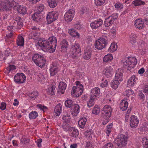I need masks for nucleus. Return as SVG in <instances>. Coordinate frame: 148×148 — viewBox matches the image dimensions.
Segmentation results:
<instances>
[{
  "instance_id": "nucleus-25",
  "label": "nucleus",
  "mask_w": 148,
  "mask_h": 148,
  "mask_svg": "<svg viewBox=\"0 0 148 148\" xmlns=\"http://www.w3.org/2000/svg\"><path fill=\"white\" fill-rule=\"evenodd\" d=\"M137 36L134 33H132L129 35V40L130 42L132 45H134L136 42Z\"/></svg>"
},
{
  "instance_id": "nucleus-43",
  "label": "nucleus",
  "mask_w": 148,
  "mask_h": 148,
  "mask_svg": "<svg viewBox=\"0 0 148 148\" xmlns=\"http://www.w3.org/2000/svg\"><path fill=\"white\" fill-rule=\"evenodd\" d=\"M34 74L36 75V79L38 81L40 82L43 81L45 77L43 74L40 73H36Z\"/></svg>"
},
{
  "instance_id": "nucleus-56",
  "label": "nucleus",
  "mask_w": 148,
  "mask_h": 148,
  "mask_svg": "<svg viewBox=\"0 0 148 148\" xmlns=\"http://www.w3.org/2000/svg\"><path fill=\"white\" fill-rule=\"evenodd\" d=\"M112 123H111L109 125L107 126L106 129V133L108 136H109V135L110 133L111 132V129L112 127Z\"/></svg>"
},
{
  "instance_id": "nucleus-32",
  "label": "nucleus",
  "mask_w": 148,
  "mask_h": 148,
  "mask_svg": "<svg viewBox=\"0 0 148 148\" xmlns=\"http://www.w3.org/2000/svg\"><path fill=\"white\" fill-rule=\"evenodd\" d=\"M137 79L136 78L135 76L133 75L128 80L127 84L132 86H134V84L136 83Z\"/></svg>"
},
{
  "instance_id": "nucleus-27",
  "label": "nucleus",
  "mask_w": 148,
  "mask_h": 148,
  "mask_svg": "<svg viewBox=\"0 0 148 148\" xmlns=\"http://www.w3.org/2000/svg\"><path fill=\"white\" fill-rule=\"evenodd\" d=\"M27 95L29 97L30 99L33 100L36 98L38 95V92L37 91H33L32 92H29L27 94Z\"/></svg>"
},
{
  "instance_id": "nucleus-47",
  "label": "nucleus",
  "mask_w": 148,
  "mask_h": 148,
  "mask_svg": "<svg viewBox=\"0 0 148 148\" xmlns=\"http://www.w3.org/2000/svg\"><path fill=\"white\" fill-rule=\"evenodd\" d=\"M69 123L63 122L62 125V127L64 131L67 132L69 131L70 130L71 127L69 125Z\"/></svg>"
},
{
  "instance_id": "nucleus-23",
  "label": "nucleus",
  "mask_w": 148,
  "mask_h": 148,
  "mask_svg": "<svg viewBox=\"0 0 148 148\" xmlns=\"http://www.w3.org/2000/svg\"><path fill=\"white\" fill-rule=\"evenodd\" d=\"M66 84L65 82H60L58 86V91L62 94H63L66 88Z\"/></svg>"
},
{
  "instance_id": "nucleus-24",
  "label": "nucleus",
  "mask_w": 148,
  "mask_h": 148,
  "mask_svg": "<svg viewBox=\"0 0 148 148\" xmlns=\"http://www.w3.org/2000/svg\"><path fill=\"white\" fill-rule=\"evenodd\" d=\"M119 108L122 111H125L127 108L128 106V103L124 100H122L119 104Z\"/></svg>"
},
{
  "instance_id": "nucleus-57",
  "label": "nucleus",
  "mask_w": 148,
  "mask_h": 148,
  "mask_svg": "<svg viewBox=\"0 0 148 148\" xmlns=\"http://www.w3.org/2000/svg\"><path fill=\"white\" fill-rule=\"evenodd\" d=\"M102 148H113V145L112 143L110 142L106 144Z\"/></svg>"
},
{
  "instance_id": "nucleus-12",
  "label": "nucleus",
  "mask_w": 148,
  "mask_h": 148,
  "mask_svg": "<svg viewBox=\"0 0 148 148\" xmlns=\"http://www.w3.org/2000/svg\"><path fill=\"white\" fill-rule=\"evenodd\" d=\"M58 13L55 11H52L49 12L47 14L46 19L47 23L50 24L54 21L56 20L58 18Z\"/></svg>"
},
{
  "instance_id": "nucleus-33",
  "label": "nucleus",
  "mask_w": 148,
  "mask_h": 148,
  "mask_svg": "<svg viewBox=\"0 0 148 148\" xmlns=\"http://www.w3.org/2000/svg\"><path fill=\"white\" fill-rule=\"evenodd\" d=\"M56 115V116H59L61 112L62 106L60 104H57L54 109Z\"/></svg>"
},
{
  "instance_id": "nucleus-18",
  "label": "nucleus",
  "mask_w": 148,
  "mask_h": 148,
  "mask_svg": "<svg viewBox=\"0 0 148 148\" xmlns=\"http://www.w3.org/2000/svg\"><path fill=\"white\" fill-rule=\"evenodd\" d=\"M113 72V69L111 66H109L106 67L103 70V73L107 78L111 77Z\"/></svg>"
},
{
  "instance_id": "nucleus-45",
  "label": "nucleus",
  "mask_w": 148,
  "mask_h": 148,
  "mask_svg": "<svg viewBox=\"0 0 148 148\" xmlns=\"http://www.w3.org/2000/svg\"><path fill=\"white\" fill-rule=\"evenodd\" d=\"M48 3L49 6L51 8H54L57 5L56 0H48Z\"/></svg>"
},
{
  "instance_id": "nucleus-52",
  "label": "nucleus",
  "mask_w": 148,
  "mask_h": 148,
  "mask_svg": "<svg viewBox=\"0 0 148 148\" xmlns=\"http://www.w3.org/2000/svg\"><path fill=\"white\" fill-rule=\"evenodd\" d=\"M63 122L69 123L70 121L71 117L68 114L64 115L62 117Z\"/></svg>"
},
{
  "instance_id": "nucleus-21",
  "label": "nucleus",
  "mask_w": 148,
  "mask_h": 148,
  "mask_svg": "<svg viewBox=\"0 0 148 148\" xmlns=\"http://www.w3.org/2000/svg\"><path fill=\"white\" fill-rule=\"evenodd\" d=\"M134 25L137 28L142 29L144 27V22L141 19H137L135 21Z\"/></svg>"
},
{
  "instance_id": "nucleus-13",
  "label": "nucleus",
  "mask_w": 148,
  "mask_h": 148,
  "mask_svg": "<svg viewBox=\"0 0 148 148\" xmlns=\"http://www.w3.org/2000/svg\"><path fill=\"white\" fill-rule=\"evenodd\" d=\"M26 77L25 74L22 73H19L16 74L14 77V81L18 84H22L26 80Z\"/></svg>"
},
{
  "instance_id": "nucleus-31",
  "label": "nucleus",
  "mask_w": 148,
  "mask_h": 148,
  "mask_svg": "<svg viewBox=\"0 0 148 148\" xmlns=\"http://www.w3.org/2000/svg\"><path fill=\"white\" fill-rule=\"evenodd\" d=\"M71 132V136L74 137H77L79 134L78 130L74 127L71 128L70 131Z\"/></svg>"
},
{
  "instance_id": "nucleus-36",
  "label": "nucleus",
  "mask_w": 148,
  "mask_h": 148,
  "mask_svg": "<svg viewBox=\"0 0 148 148\" xmlns=\"http://www.w3.org/2000/svg\"><path fill=\"white\" fill-rule=\"evenodd\" d=\"M17 11L19 13L22 14H25L27 12L26 8L21 5L17 7Z\"/></svg>"
},
{
  "instance_id": "nucleus-22",
  "label": "nucleus",
  "mask_w": 148,
  "mask_h": 148,
  "mask_svg": "<svg viewBox=\"0 0 148 148\" xmlns=\"http://www.w3.org/2000/svg\"><path fill=\"white\" fill-rule=\"evenodd\" d=\"M68 33L72 37L79 38H80V34L75 30L73 28L69 29L68 30Z\"/></svg>"
},
{
  "instance_id": "nucleus-11",
  "label": "nucleus",
  "mask_w": 148,
  "mask_h": 148,
  "mask_svg": "<svg viewBox=\"0 0 148 148\" xmlns=\"http://www.w3.org/2000/svg\"><path fill=\"white\" fill-rule=\"evenodd\" d=\"M137 61L136 59L134 57H126L123 59L121 64L123 65H136Z\"/></svg>"
},
{
  "instance_id": "nucleus-64",
  "label": "nucleus",
  "mask_w": 148,
  "mask_h": 148,
  "mask_svg": "<svg viewBox=\"0 0 148 148\" xmlns=\"http://www.w3.org/2000/svg\"><path fill=\"white\" fill-rule=\"evenodd\" d=\"M21 141L23 144H25L29 141V140L26 138H22L21 139Z\"/></svg>"
},
{
  "instance_id": "nucleus-58",
  "label": "nucleus",
  "mask_w": 148,
  "mask_h": 148,
  "mask_svg": "<svg viewBox=\"0 0 148 148\" xmlns=\"http://www.w3.org/2000/svg\"><path fill=\"white\" fill-rule=\"evenodd\" d=\"M74 27L76 29H79L82 27V25L80 23L78 22L74 25Z\"/></svg>"
},
{
  "instance_id": "nucleus-41",
  "label": "nucleus",
  "mask_w": 148,
  "mask_h": 148,
  "mask_svg": "<svg viewBox=\"0 0 148 148\" xmlns=\"http://www.w3.org/2000/svg\"><path fill=\"white\" fill-rule=\"evenodd\" d=\"M134 93V92L131 89H129L126 90L124 92L123 95L126 96V100H128L129 99V97L133 95Z\"/></svg>"
},
{
  "instance_id": "nucleus-19",
  "label": "nucleus",
  "mask_w": 148,
  "mask_h": 148,
  "mask_svg": "<svg viewBox=\"0 0 148 148\" xmlns=\"http://www.w3.org/2000/svg\"><path fill=\"white\" fill-rule=\"evenodd\" d=\"M123 70L121 69H119L116 72L115 80H118L119 82H121L123 80Z\"/></svg>"
},
{
  "instance_id": "nucleus-1",
  "label": "nucleus",
  "mask_w": 148,
  "mask_h": 148,
  "mask_svg": "<svg viewBox=\"0 0 148 148\" xmlns=\"http://www.w3.org/2000/svg\"><path fill=\"white\" fill-rule=\"evenodd\" d=\"M56 43V37L52 36L50 37L48 40H43L41 42L40 41H38V45L42 48L44 52L52 53L55 50Z\"/></svg>"
},
{
  "instance_id": "nucleus-20",
  "label": "nucleus",
  "mask_w": 148,
  "mask_h": 148,
  "mask_svg": "<svg viewBox=\"0 0 148 148\" xmlns=\"http://www.w3.org/2000/svg\"><path fill=\"white\" fill-rule=\"evenodd\" d=\"M80 107L77 104H75L72 107L71 110V112L73 116H77L79 112Z\"/></svg>"
},
{
  "instance_id": "nucleus-2",
  "label": "nucleus",
  "mask_w": 148,
  "mask_h": 148,
  "mask_svg": "<svg viewBox=\"0 0 148 148\" xmlns=\"http://www.w3.org/2000/svg\"><path fill=\"white\" fill-rule=\"evenodd\" d=\"M100 94V89L98 87H95L91 89L90 99L87 103V106L88 107L90 108L93 106L94 101L99 98Z\"/></svg>"
},
{
  "instance_id": "nucleus-38",
  "label": "nucleus",
  "mask_w": 148,
  "mask_h": 148,
  "mask_svg": "<svg viewBox=\"0 0 148 148\" xmlns=\"http://www.w3.org/2000/svg\"><path fill=\"white\" fill-rule=\"evenodd\" d=\"M75 104L74 101L68 99L65 101V105L66 107H72Z\"/></svg>"
},
{
  "instance_id": "nucleus-26",
  "label": "nucleus",
  "mask_w": 148,
  "mask_h": 148,
  "mask_svg": "<svg viewBox=\"0 0 148 148\" xmlns=\"http://www.w3.org/2000/svg\"><path fill=\"white\" fill-rule=\"evenodd\" d=\"M60 45L61 51L63 52L66 51L67 48L69 46V44L67 40L64 39L62 41Z\"/></svg>"
},
{
  "instance_id": "nucleus-37",
  "label": "nucleus",
  "mask_w": 148,
  "mask_h": 148,
  "mask_svg": "<svg viewBox=\"0 0 148 148\" xmlns=\"http://www.w3.org/2000/svg\"><path fill=\"white\" fill-rule=\"evenodd\" d=\"M132 3L135 6L144 5L145 4V2L141 0H135L132 2Z\"/></svg>"
},
{
  "instance_id": "nucleus-50",
  "label": "nucleus",
  "mask_w": 148,
  "mask_h": 148,
  "mask_svg": "<svg viewBox=\"0 0 148 148\" xmlns=\"http://www.w3.org/2000/svg\"><path fill=\"white\" fill-rule=\"evenodd\" d=\"M93 133V131L91 129H89L85 132L84 134L86 137L90 139L92 138V135Z\"/></svg>"
},
{
  "instance_id": "nucleus-63",
  "label": "nucleus",
  "mask_w": 148,
  "mask_h": 148,
  "mask_svg": "<svg viewBox=\"0 0 148 148\" xmlns=\"http://www.w3.org/2000/svg\"><path fill=\"white\" fill-rule=\"evenodd\" d=\"M143 92L146 94H148V85H145L143 89Z\"/></svg>"
},
{
  "instance_id": "nucleus-60",
  "label": "nucleus",
  "mask_w": 148,
  "mask_h": 148,
  "mask_svg": "<svg viewBox=\"0 0 148 148\" xmlns=\"http://www.w3.org/2000/svg\"><path fill=\"white\" fill-rule=\"evenodd\" d=\"M44 5L42 4H39L38 7V10L40 12H42L44 9Z\"/></svg>"
},
{
  "instance_id": "nucleus-54",
  "label": "nucleus",
  "mask_w": 148,
  "mask_h": 148,
  "mask_svg": "<svg viewBox=\"0 0 148 148\" xmlns=\"http://www.w3.org/2000/svg\"><path fill=\"white\" fill-rule=\"evenodd\" d=\"M115 8L117 10H120L123 8V5L122 4L119 2H118L114 5Z\"/></svg>"
},
{
  "instance_id": "nucleus-16",
  "label": "nucleus",
  "mask_w": 148,
  "mask_h": 148,
  "mask_svg": "<svg viewBox=\"0 0 148 148\" xmlns=\"http://www.w3.org/2000/svg\"><path fill=\"white\" fill-rule=\"evenodd\" d=\"M103 24V21L101 19H97L90 23V26L92 29H96L101 26Z\"/></svg>"
},
{
  "instance_id": "nucleus-17",
  "label": "nucleus",
  "mask_w": 148,
  "mask_h": 148,
  "mask_svg": "<svg viewBox=\"0 0 148 148\" xmlns=\"http://www.w3.org/2000/svg\"><path fill=\"white\" fill-rule=\"evenodd\" d=\"M71 49L73 50V54L75 56H79L81 51L79 45L77 43L75 44L72 45Z\"/></svg>"
},
{
  "instance_id": "nucleus-40",
  "label": "nucleus",
  "mask_w": 148,
  "mask_h": 148,
  "mask_svg": "<svg viewBox=\"0 0 148 148\" xmlns=\"http://www.w3.org/2000/svg\"><path fill=\"white\" fill-rule=\"evenodd\" d=\"M15 20L17 22L18 28H21L23 26V21L20 17L18 16L16 17Z\"/></svg>"
},
{
  "instance_id": "nucleus-46",
  "label": "nucleus",
  "mask_w": 148,
  "mask_h": 148,
  "mask_svg": "<svg viewBox=\"0 0 148 148\" xmlns=\"http://www.w3.org/2000/svg\"><path fill=\"white\" fill-rule=\"evenodd\" d=\"M119 83L120 82H118V80H113L111 82V86L112 88L116 89L118 88Z\"/></svg>"
},
{
  "instance_id": "nucleus-9",
  "label": "nucleus",
  "mask_w": 148,
  "mask_h": 148,
  "mask_svg": "<svg viewBox=\"0 0 148 148\" xmlns=\"http://www.w3.org/2000/svg\"><path fill=\"white\" fill-rule=\"evenodd\" d=\"M32 59L36 65L40 64H42V65H45L46 60L42 55L35 54L33 56Z\"/></svg>"
},
{
  "instance_id": "nucleus-59",
  "label": "nucleus",
  "mask_w": 148,
  "mask_h": 148,
  "mask_svg": "<svg viewBox=\"0 0 148 148\" xmlns=\"http://www.w3.org/2000/svg\"><path fill=\"white\" fill-rule=\"evenodd\" d=\"M42 141V139L41 138H39L35 141L38 147L40 148L41 147L42 145L41 143Z\"/></svg>"
},
{
  "instance_id": "nucleus-4",
  "label": "nucleus",
  "mask_w": 148,
  "mask_h": 148,
  "mask_svg": "<svg viewBox=\"0 0 148 148\" xmlns=\"http://www.w3.org/2000/svg\"><path fill=\"white\" fill-rule=\"evenodd\" d=\"M107 35L104 34L95 41L94 45L96 48L100 50L105 47L108 43V38Z\"/></svg>"
},
{
  "instance_id": "nucleus-34",
  "label": "nucleus",
  "mask_w": 148,
  "mask_h": 148,
  "mask_svg": "<svg viewBox=\"0 0 148 148\" xmlns=\"http://www.w3.org/2000/svg\"><path fill=\"white\" fill-rule=\"evenodd\" d=\"M117 43L112 42L111 44L110 47L108 49V51L110 52H113L117 50Z\"/></svg>"
},
{
  "instance_id": "nucleus-8",
  "label": "nucleus",
  "mask_w": 148,
  "mask_h": 148,
  "mask_svg": "<svg viewBox=\"0 0 148 148\" xmlns=\"http://www.w3.org/2000/svg\"><path fill=\"white\" fill-rule=\"evenodd\" d=\"M29 30L31 32L29 35V39L36 40L39 34L40 28L35 26H32Z\"/></svg>"
},
{
  "instance_id": "nucleus-48",
  "label": "nucleus",
  "mask_w": 148,
  "mask_h": 148,
  "mask_svg": "<svg viewBox=\"0 0 148 148\" xmlns=\"http://www.w3.org/2000/svg\"><path fill=\"white\" fill-rule=\"evenodd\" d=\"M38 114L37 112L32 111L29 114V117L30 119H35L38 116Z\"/></svg>"
},
{
  "instance_id": "nucleus-5",
  "label": "nucleus",
  "mask_w": 148,
  "mask_h": 148,
  "mask_svg": "<svg viewBox=\"0 0 148 148\" xmlns=\"http://www.w3.org/2000/svg\"><path fill=\"white\" fill-rule=\"evenodd\" d=\"M3 4V5H0V10L3 8L4 10H9L16 6V3L13 0H6Z\"/></svg>"
},
{
  "instance_id": "nucleus-6",
  "label": "nucleus",
  "mask_w": 148,
  "mask_h": 148,
  "mask_svg": "<svg viewBox=\"0 0 148 148\" xmlns=\"http://www.w3.org/2000/svg\"><path fill=\"white\" fill-rule=\"evenodd\" d=\"M112 109L109 105L105 106L101 111V116L104 119H109L111 116Z\"/></svg>"
},
{
  "instance_id": "nucleus-44",
  "label": "nucleus",
  "mask_w": 148,
  "mask_h": 148,
  "mask_svg": "<svg viewBox=\"0 0 148 148\" xmlns=\"http://www.w3.org/2000/svg\"><path fill=\"white\" fill-rule=\"evenodd\" d=\"M141 143L143 148H148V139L147 138H143Z\"/></svg>"
},
{
  "instance_id": "nucleus-35",
  "label": "nucleus",
  "mask_w": 148,
  "mask_h": 148,
  "mask_svg": "<svg viewBox=\"0 0 148 148\" xmlns=\"http://www.w3.org/2000/svg\"><path fill=\"white\" fill-rule=\"evenodd\" d=\"M91 50L90 49L88 50L86 49L85 50V52L84 55V58L85 60H88L91 58Z\"/></svg>"
},
{
  "instance_id": "nucleus-28",
  "label": "nucleus",
  "mask_w": 148,
  "mask_h": 148,
  "mask_svg": "<svg viewBox=\"0 0 148 148\" xmlns=\"http://www.w3.org/2000/svg\"><path fill=\"white\" fill-rule=\"evenodd\" d=\"M56 88V86L55 85H51L46 90L47 93L49 95H52L55 94V90Z\"/></svg>"
},
{
  "instance_id": "nucleus-51",
  "label": "nucleus",
  "mask_w": 148,
  "mask_h": 148,
  "mask_svg": "<svg viewBox=\"0 0 148 148\" xmlns=\"http://www.w3.org/2000/svg\"><path fill=\"white\" fill-rule=\"evenodd\" d=\"M100 111V108L98 106H95L92 110V112L93 114L97 115L99 113Z\"/></svg>"
},
{
  "instance_id": "nucleus-7",
  "label": "nucleus",
  "mask_w": 148,
  "mask_h": 148,
  "mask_svg": "<svg viewBox=\"0 0 148 148\" xmlns=\"http://www.w3.org/2000/svg\"><path fill=\"white\" fill-rule=\"evenodd\" d=\"M83 90V86L80 84H77L76 86H74L73 87L71 91V95L74 97H77L80 96L82 94Z\"/></svg>"
},
{
  "instance_id": "nucleus-53",
  "label": "nucleus",
  "mask_w": 148,
  "mask_h": 148,
  "mask_svg": "<svg viewBox=\"0 0 148 148\" xmlns=\"http://www.w3.org/2000/svg\"><path fill=\"white\" fill-rule=\"evenodd\" d=\"M40 13H35L32 16V18L34 21H38L40 20Z\"/></svg>"
},
{
  "instance_id": "nucleus-3",
  "label": "nucleus",
  "mask_w": 148,
  "mask_h": 148,
  "mask_svg": "<svg viewBox=\"0 0 148 148\" xmlns=\"http://www.w3.org/2000/svg\"><path fill=\"white\" fill-rule=\"evenodd\" d=\"M128 139V133L126 132L124 134H122L119 135L118 137L115 140L114 142L119 147L118 148H122L127 144Z\"/></svg>"
},
{
  "instance_id": "nucleus-29",
  "label": "nucleus",
  "mask_w": 148,
  "mask_h": 148,
  "mask_svg": "<svg viewBox=\"0 0 148 148\" xmlns=\"http://www.w3.org/2000/svg\"><path fill=\"white\" fill-rule=\"evenodd\" d=\"M50 73L51 76L55 75L58 71V69L56 65H52L50 69Z\"/></svg>"
},
{
  "instance_id": "nucleus-39",
  "label": "nucleus",
  "mask_w": 148,
  "mask_h": 148,
  "mask_svg": "<svg viewBox=\"0 0 148 148\" xmlns=\"http://www.w3.org/2000/svg\"><path fill=\"white\" fill-rule=\"evenodd\" d=\"M87 120V119L85 118L81 119L78 122L79 127L82 128H84Z\"/></svg>"
},
{
  "instance_id": "nucleus-49",
  "label": "nucleus",
  "mask_w": 148,
  "mask_h": 148,
  "mask_svg": "<svg viewBox=\"0 0 148 148\" xmlns=\"http://www.w3.org/2000/svg\"><path fill=\"white\" fill-rule=\"evenodd\" d=\"M16 69L14 65H8V67L5 68L4 73H9L10 72Z\"/></svg>"
},
{
  "instance_id": "nucleus-55",
  "label": "nucleus",
  "mask_w": 148,
  "mask_h": 148,
  "mask_svg": "<svg viewBox=\"0 0 148 148\" xmlns=\"http://www.w3.org/2000/svg\"><path fill=\"white\" fill-rule=\"evenodd\" d=\"M105 0H95V3L97 6L102 5L105 2Z\"/></svg>"
},
{
  "instance_id": "nucleus-62",
  "label": "nucleus",
  "mask_w": 148,
  "mask_h": 148,
  "mask_svg": "<svg viewBox=\"0 0 148 148\" xmlns=\"http://www.w3.org/2000/svg\"><path fill=\"white\" fill-rule=\"evenodd\" d=\"M108 85V82L107 80H105V81L101 83L100 86L102 88L107 87Z\"/></svg>"
},
{
  "instance_id": "nucleus-30",
  "label": "nucleus",
  "mask_w": 148,
  "mask_h": 148,
  "mask_svg": "<svg viewBox=\"0 0 148 148\" xmlns=\"http://www.w3.org/2000/svg\"><path fill=\"white\" fill-rule=\"evenodd\" d=\"M16 43L18 46H23L24 45V39L23 37L21 35L18 36L16 40Z\"/></svg>"
},
{
  "instance_id": "nucleus-61",
  "label": "nucleus",
  "mask_w": 148,
  "mask_h": 148,
  "mask_svg": "<svg viewBox=\"0 0 148 148\" xmlns=\"http://www.w3.org/2000/svg\"><path fill=\"white\" fill-rule=\"evenodd\" d=\"M0 106V109L3 110H5L6 108V104L4 102H2L1 103Z\"/></svg>"
},
{
  "instance_id": "nucleus-42",
  "label": "nucleus",
  "mask_w": 148,
  "mask_h": 148,
  "mask_svg": "<svg viewBox=\"0 0 148 148\" xmlns=\"http://www.w3.org/2000/svg\"><path fill=\"white\" fill-rule=\"evenodd\" d=\"M113 59L112 54L109 53L105 55L103 58V61L104 62H108L110 61Z\"/></svg>"
},
{
  "instance_id": "nucleus-15",
  "label": "nucleus",
  "mask_w": 148,
  "mask_h": 148,
  "mask_svg": "<svg viewBox=\"0 0 148 148\" xmlns=\"http://www.w3.org/2000/svg\"><path fill=\"white\" fill-rule=\"evenodd\" d=\"M130 125L131 128H136L139 123V119L138 117L134 115H132L130 118Z\"/></svg>"
},
{
  "instance_id": "nucleus-14",
  "label": "nucleus",
  "mask_w": 148,
  "mask_h": 148,
  "mask_svg": "<svg viewBox=\"0 0 148 148\" xmlns=\"http://www.w3.org/2000/svg\"><path fill=\"white\" fill-rule=\"evenodd\" d=\"M75 11L73 9H70L66 12L64 16L65 20L67 22L71 21L75 15Z\"/></svg>"
},
{
  "instance_id": "nucleus-10",
  "label": "nucleus",
  "mask_w": 148,
  "mask_h": 148,
  "mask_svg": "<svg viewBox=\"0 0 148 148\" xmlns=\"http://www.w3.org/2000/svg\"><path fill=\"white\" fill-rule=\"evenodd\" d=\"M118 14L115 13L112 14L110 16L106 18L104 21V25L106 27H108L113 23L114 21L118 18Z\"/></svg>"
}]
</instances>
